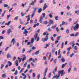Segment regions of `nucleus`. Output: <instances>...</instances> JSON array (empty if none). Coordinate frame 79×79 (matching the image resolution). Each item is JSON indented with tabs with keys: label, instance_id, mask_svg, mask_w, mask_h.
Here are the masks:
<instances>
[{
	"label": "nucleus",
	"instance_id": "1",
	"mask_svg": "<svg viewBox=\"0 0 79 79\" xmlns=\"http://www.w3.org/2000/svg\"><path fill=\"white\" fill-rule=\"evenodd\" d=\"M48 35H49V34L48 33L46 34L45 38H43L42 39V41L44 42L47 41V40H48L49 39V38H48Z\"/></svg>",
	"mask_w": 79,
	"mask_h": 79
},
{
	"label": "nucleus",
	"instance_id": "2",
	"mask_svg": "<svg viewBox=\"0 0 79 79\" xmlns=\"http://www.w3.org/2000/svg\"><path fill=\"white\" fill-rule=\"evenodd\" d=\"M79 24L78 23H77L76 25L75 26L73 27V29L74 30V31H76L79 29Z\"/></svg>",
	"mask_w": 79,
	"mask_h": 79
},
{
	"label": "nucleus",
	"instance_id": "3",
	"mask_svg": "<svg viewBox=\"0 0 79 79\" xmlns=\"http://www.w3.org/2000/svg\"><path fill=\"white\" fill-rule=\"evenodd\" d=\"M37 36H38V34L37 33H36L34 35V37L35 38V39H37L36 42H38L39 40H40V37H37Z\"/></svg>",
	"mask_w": 79,
	"mask_h": 79
},
{
	"label": "nucleus",
	"instance_id": "4",
	"mask_svg": "<svg viewBox=\"0 0 79 79\" xmlns=\"http://www.w3.org/2000/svg\"><path fill=\"white\" fill-rule=\"evenodd\" d=\"M58 73L59 74H61V76H63L64 75V70H60L58 71Z\"/></svg>",
	"mask_w": 79,
	"mask_h": 79
},
{
	"label": "nucleus",
	"instance_id": "5",
	"mask_svg": "<svg viewBox=\"0 0 79 79\" xmlns=\"http://www.w3.org/2000/svg\"><path fill=\"white\" fill-rule=\"evenodd\" d=\"M48 7V6L47 5V3H45L44 5V6L42 10L43 11H44V10H45Z\"/></svg>",
	"mask_w": 79,
	"mask_h": 79
},
{
	"label": "nucleus",
	"instance_id": "6",
	"mask_svg": "<svg viewBox=\"0 0 79 79\" xmlns=\"http://www.w3.org/2000/svg\"><path fill=\"white\" fill-rule=\"evenodd\" d=\"M24 31L23 32V34H25V36H27V33H28V32H27V30H26V29H25Z\"/></svg>",
	"mask_w": 79,
	"mask_h": 79
},
{
	"label": "nucleus",
	"instance_id": "7",
	"mask_svg": "<svg viewBox=\"0 0 79 79\" xmlns=\"http://www.w3.org/2000/svg\"><path fill=\"white\" fill-rule=\"evenodd\" d=\"M43 19H44L43 16L42 15H41V17L40 19V20H39L40 23H42V20H43Z\"/></svg>",
	"mask_w": 79,
	"mask_h": 79
},
{
	"label": "nucleus",
	"instance_id": "8",
	"mask_svg": "<svg viewBox=\"0 0 79 79\" xmlns=\"http://www.w3.org/2000/svg\"><path fill=\"white\" fill-rule=\"evenodd\" d=\"M35 10H36V8H35L33 10V13L31 15V18H33L34 16L35 13Z\"/></svg>",
	"mask_w": 79,
	"mask_h": 79
},
{
	"label": "nucleus",
	"instance_id": "9",
	"mask_svg": "<svg viewBox=\"0 0 79 79\" xmlns=\"http://www.w3.org/2000/svg\"><path fill=\"white\" fill-rule=\"evenodd\" d=\"M47 70H48V68H46L45 69V72L44 73V76H46L47 74Z\"/></svg>",
	"mask_w": 79,
	"mask_h": 79
},
{
	"label": "nucleus",
	"instance_id": "10",
	"mask_svg": "<svg viewBox=\"0 0 79 79\" xmlns=\"http://www.w3.org/2000/svg\"><path fill=\"white\" fill-rule=\"evenodd\" d=\"M67 64V63H66L62 64L61 67V68L62 69H63V68L64 67V66H66Z\"/></svg>",
	"mask_w": 79,
	"mask_h": 79
},
{
	"label": "nucleus",
	"instance_id": "11",
	"mask_svg": "<svg viewBox=\"0 0 79 79\" xmlns=\"http://www.w3.org/2000/svg\"><path fill=\"white\" fill-rule=\"evenodd\" d=\"M12 31L11 30V29L10 28H9L7 30V34H10V32H11Z\"/></svg>",
	"mask_w": 79,
	"mask_h": 79
},
{
	"label": "nucleus",
	"instance_id": "12",
	"mask_svg": "<svg viewBox=\"0 0 79 79\" xmlns=\"http://www.w3.org/2000/svg\"><path fill=\"white\" fill-rule=\"evenodd\" d=\"M13 43V44L14 45L15 43V38H13L12 40L11 44Z\"/></svg>",
	"mask_w": 79,
	"mask_h": 79
},
{
	"label": "nucleus",
	"instance_id": "13",
	"mask_svg": "<svg viewBox=\"0 0 79 79\" xmlns=\"http://www.w3.org/2000/svg\"><path fill=\"white\" fill-rule=\"evenodd\" d=\"M30 17L28 18V19L27 20V22L26 23H25V25H27V24H29V21L30 20Z\"/></svg>",
	"mask_w": 79,
	"mask_h": 79
},
{
	"label": "nucleus",
	"instance_id": "14",
	"mask_svg": "<svg viewBox=\"0 0 79 79\" xmlns=\"http://www.w3.org/2000/svg\"><path fill=\"white\" fill-rule=\"evenodd\" d=\"M11 20H10L7 23H6L5 25L8 26V25H9L10 24V23H11Z\"/></svg>",
	"mask_w": 79,
	"mask_h": 79
},
{
	"label": "nucleus",
	"instance_id": "15",
	"mask_svg": "<svg viewBox=\"0 0 79 79\" xmlns=\"http://www.w3.org/2000/svg\"><path fill=\"white\" fill-rule=\"evenodd\" d=\"M15 65L17 66H18V60H17L15 61Z\"/></svg>",
	"mask_w": 79,
	"mask_h": 79
},
{
	"label": "nucleus",
	"instance_id": "16",
	"mask_svg": "<svg viewBox=\"0 0 79 79\" xmlns=\"http://www.w3.org/2000/svg\"><path fill=\"white\" fill-rule=\"evenodd\" d=\"M2 77H4V78L5 77H6V73H4L2 75Z\"/></svg>",
	"mask_w": 79,
	"mask_h": 79
},
{
	"label": "nucleus",
	"instance_id": "17",
	"mask_svg": "<svg viewBox=\"0 0 79 79\" xmlns=\"http://www.w3.org/2000/svg\"><path fill=\"white\" fill-rule=\"evenodd\" d=\"M42 11V9L40 8L38 10V12L40 13Z\"/></svg>",
	"mask_w": 79,
	"mask_h": 79
},
{
	"label": "nucleus",
	"instance_id": "18",
	"mask_svg": "<svg viewBox=\"0 0 79 79\" xmlns=\"http://www.w3.org/2000/svg\"><path fill=\"white\" fill-rule=\"evenodd\" d=\"M7 58H11V56L10 54H7Z\"/></svg>",
	"mask_w": 79,
	"mask_h": 79
},
{
	"label": "nucleus",
	"instance_id": "19",
	"mask_svg": "<svg viewBox=\"0 0 79 79\" xmlns=\"http://www.w3.org/2000/svg\"><path fill=\"white\" fill-rule=\"evenodd\" d=\"M8 64H9V66H11V64H12L11 62L10 61L8 62Z\"/></svg>",
	"mask_w": 79,
	"mask_h": 79
},
{
	"label": "nucleus",
	"instance_id": "20",
	"mask_svg": "<svg viewBox=\"0 0 79 79\" xmlns=\"http://www.w3.org/2000/svg\"><path fill=\"white\" fill-rule=\"evenodd\" d=\"M40 51L39 50L36 51L35 53V55H37L39 53Z\"/></svg>",
	"mask_w": 79,
	"mask_h": 79
},
{
	"label": "nucleus",
	"instance_id": "21",
	"mask_svg": "<svg viewBox=\"0 0 79 79\" xmlns=\"http://www.w3.org/2000/svg\"><path fill=\"white\" fill-rule=\"evenodd\" d=\"M35 38H32L31 40V43H33L34 42Z\"/></svg>",
	"mask_w": 79,
	"mask_h": 79
},
{
	"label": "nucleus",
	"instance_id": "22",
	"mask_svg": "<svg viewBox=\"0 0 79 79\" xmlns=\"http://www.w3.org/2000/svg\"><path fill=\"white\" fill-rule=\"evenodd\" d=\"M50 24H53L54 23V22H53V20H51L50 21Z\"/></svg>",
	"mask_w": 79,
	"mask_h": 79
},
{
	"label": "nucleus",
	"instance_id": "23",
	"mask_svg": "<svg viewBox=\"0 0 79 79\" xmlns=\"http://www.w3.org/2000/svg\"><path fill=\"white\" fill-rule=\"evenodd\" d=\"M18 60H19V63H20L21 62V61H22V59H20V58H19V57H18Z\"/></svg>",
	"mask_w": 79,
	"mask_h": 79
},
{
	"label": "nucleus",
	"instance_id": "24",
	"mask_svg": "<svg viewBox=\"0 0 79 79\" xmlns=\"http://www.w3.org/2000/svg\"><path fill=\"white\" fill-rule=\"evenodd\" d=\"M56 25L53 26L51 27V28H52V29H55V28L56 27Z\"/></svg>",
	"mask_w": 79,
	"mask_h": 79
},
{
	"label": "nucleus",
	"instance_id": "25",
	"mask_svg": "<svg viewBox=\"0 0 79 79\" xmlns=\"http://www.w3.org/2000/svg\"><path fill=\"white\" fill-rule=\"evenodd\" d=\"M47 31H49V32H51L52 31V29L50 28V27L47 29Z\"/></svg>",
	"mask_w": 79,
	"mask_h": 79
},
{
	"label": "nucleus",
	"instance_id": "26",
	"mask_svg": "<svg viewBox=\"0 0 79 79\" xmlns=\"http://www.w3.org/2000/svg\"><path fill=\"white\" fill-rule=\"evenodd\" d=\"M61 37V36H58L57 38V40H60V38Z\"/></svg>",
	"mask_w": 79,
	"mask_h": 79
},
{
	"label": "nucleus",
	"instance_id": "27",
	"mask_svg": "<svg viewBox=\"0 0 79 79\" xmlns=\"http://www.w3.org/2000/svg\"><path fill=\"white\" fill-rule=\"evenodd\" d=\"M21 14L22 15V16L23 17V16H24L26 14V13H25L24 14H23V12H21Z\"/></svg>",
	"mask_w": 79,
	"mask_h": 79
},
{
	"label": "nucleus",
	"instance_id": "28",
	"mask_svg": "<svg viewBox=\"0 0 79 79\" xmlns=\"http://www.w3.org/2000/svg\"><path fill=\"white\" fill-rule=\"evenodd\" d=\"M47 47H49V44H47L46 45V46L44 47V48H46Z\"/></svg>",
	"mask_w": 79,
	"mask_h": 79
},
{
	"label": "nucleus",
	"instance_id": "29",
	"mask_svg": "<svg viewBox=\"0 0 79 79\" xmlns=\"http://www.w3.org/2000/svg\"><path fill=\"white\" fill-rule=\"evenodd\" d=\"M52 57V54L51 53H50V54L49 56V58L48 59V60H50V58Z\"/></svg>",
	"mask_w": 79,
	"mask_h": 79
},
{
	"label": "nucleus",
	"instance_id": "30",
	"mask_svg": "<svg viewBox=\"0 0 79 79\" xmlns=\"http://www.w3.org/2000/svg\"><path fill=\"white\" fill-rule=\"evenodd\" d=\"M18 18H19V16L16 17L14 19V20H18Z\"/></svg>",
	"mask_w": 79,
	"mask_h": 79
},
{
	"label": "nucleus",
	"instance_id": "31",
	"mask_svg": "<svg viewBox=\"0 0 79 79\" xmlns=\"http://www.w3.org/2000/svg\"><path fill=\"white\" fill-rule=\"evenodd\" d=\"M71 68L69 67L68 70V72L69 73L71 72Z\"/></svg>",
	"mask_w": 79,
	"mask_h": 79
},
{
	"label": "nucleus",
	"instance_id": "32",
	"mask_svg": "<svg viewBox=\"0 0 79 79\" xmlns=\"http://www.w3.org/2000/svg\"><path fill=\"white\" fill-rule=\"evenodd\" d=\"M43 23L44 24H48V22H47V21H45Z\"/></svg>",
	"mask_w": 79,
	"mask_h": 79
},
{
	"label": "nucleus",
	"instance_id": "33",
	"mask_svg": "<svg viewBox=\"0 0 79 79\" xmlns=\"http://www.w3.org/2000/svg\"><path fill=\"white\" fill-rule=\"evenodd\" d=\"M18 74V71L17 70H16L15 73H14L15 75H17Z\"/></svg>",
	"mask_w": 79,
	"mask_h": 79
},
{
	"label": "nucleus",
	"instance_id": "34",
	"mask_svg": "<svg viewBox=\"0 0 79 79\" xmlns=\"http://www.w3.org/2000/svg\"><path fill=\"white\" fill-rule=\"evenodd\" d=\"M56 60H57V59H56L54 60V63L55 64H56Z\"/></svg>",
	"mask_w": 79,
	"mask_h": 79
},
{
	"label": "nucleus",
	"instance_id": "35",
	"mask_svg": "<svg viewBox=\"0 0 79 79\" xmlns=\"http://www.w3.org/2000/svg\"><path fill=\"white\" fill-rule=\"evenodd\" d=\"M26 59V57L25 56L23 57V58L22 59V61H24V60H25Z\"/></svg>",
	"mask_w": 79,
	"mask_h": 79
},
{
	"label": "nucleus",
	"instance_id": "36",
	"mask_svg": "<svg viewBox=\"0 0 79 79\" xmlns=\"http://www.w3.org/2000/svg\"><path fill=\"white\" fill-rule=\"evenodd\" d=\"M4 66V64H2L1 65V68H0V69H2V68H3V67Z\"/></svg>",
	"mask_w": 79,
	"mask_h": 79
},
{
	"label": "nucleus",
	"instance_id": "37",
	"mask_svg": "<svg viewBox=\"0 0 79 79\" xmlns=\"http://www.w3.org/2000/svg\"><path fill=\"white\" fill-rule=\"evenodd\" d=\"M78 34H79V32H77L76 33L75 35V37H77V35H78Z\"/></svg>",
	"mask_w": 79,
	"mask_h": 79
},
{
	"label": "nucleus",
	"instance_id": "38",
	"mask_svg": "<svg viewBox=\"0 0 79 79\" xmlns=\"http://www.w3.org/2000/svg\"><path fill=\"white\" fill-rule=\"evenodd\" d=\"M23 70H24V68L21 69L20 71V73H22V72H23Z\"/></svg>",
	"mask_w": 79,
	"mask_h": 79
},
{
	"label": "nucleus",
	"instance_id": "39",
	"mask_svg": "<svg viewBox=\"0 0 79 79\" xmlns=\"http://www.w3.org/2000/svg\"><path fill=\"white\" fill-rule=\"evenodd\" d=\"M67 49V50L68 51V52H69L70 50H71V47H69V48H68Z\"/></svg>",
	"mask_w": 79,
	"mask_h": 79
},
{
	"label": "nucleus",
	"instance_id": "40",
	"mask_svg": "<svg viewBox=\"0 0 79 79\" xmlns=\"http://www.w3.org/2000/svg\"><path fill=\"white\" fill-rule=\"evenodd\" d=\"M49 17H50V18H53V15H52V14H49Z\"/></svg>",
	"mask_w": 79,
	"mask_h": 79
},
{
	"label": "nucleus",
	"instance_id": "41",
	"mask_svg": "<svg viewBox=\"0 0 79 79\" xmlns=\"http://www.w3.org/2000/svg\"><path fill=\"white\" fill-rule=\"evenodd\" d=\"M64 44V42L62 43L61 44V48H63V44Z\"/></svg>",
	"mask_w": 79,
	"mask_h": 79
},
{
	"label": "nucleus",
	"instance_id": "42",
	"mask_svg": "<svg viewBox=\"0 0 79 79\" xmlns=\"http://www.w3.org/2000/svg\"><path fill=\"white\" fill-rule=\"evenodd\" d=\"M16 59V57L15 56L13 58V61H15V60Z\"/></svg>",
	"mask_w": 79,
	"mask_h": 79
},
{
	"label": "nucleus",
	"instance_id": "43",
	"mask_svg": "<svg viewBox=\"0 0 79 79\" xmlns=\"http://www.w3.org/2000/svg\"><path fill=\"white\" fill-rule=\"evenodd\" d=\"M70 45L74 44V41H72L70 43Z\"/></svg>",
	"mask_w": 79,
	"mask_h": 79
},
{
	"label": "nucleus",
	"instance_id": "44",
	"mask_svg": "<svg viewBox=\"0 0 79 79\" xmlns=\"http://www.w3.org/2000/svg\"><path fill=\"white\" fill-rule=\"evenodd\" d=\"M27 63L26 62L25 64H24L23 67L24 68V67H26V65H27Z\"/></svg>",
	"mask_w": 79,
	"mask_h": 79
},
{
	"label": "nucleus",
	"instance_id": "45",
	"mask_svg": "<svg viewBox=\"0 0 79 79\" xmlns=\"http://www.w3.org/2000/svg\"><path fill=\"white\" fill-rule=\"evenodd\" d=\"M58 16H56L55 17V19H56V21L58 20Z\"/></svg>",
	"mask_w": 79,
	"mask_h": 79
},
{
	"label": "nucleus",
	"instance_id": "46",
	"mask_svg": "<svg viewBox=\"0 0 79 79\" xmlns=\"http://www.w3.org/2000/svg\"><path fill=\"white\" fill-rule=\"evenodd\" d=\"M33 77H35V73H33Z\"/></svg>",
	"mask_w": 79,
	"mask_h": 79
},
{
	"label": "nucleus",
	"instance_id": "47",
	"mask_svg": "<svg viewBox=\"0 0 79 79\" xmlns=\"http://www.w3.org/2000/svg\"><path fill=\"white\" fill-rule=\"evenodd\" d=\"M44 1L43 0H41L39 2L40 3H42L44 2Z\"/></svg>",
	"mask_w": 79,
	"mask_h": 79
},
{
	"label": "nucleus",
	"instance_id": "48",
	"mask_svg": "<svg viewBox=\"0 0 79 79\" xmlns=\"http://www.w3.org/2000/svg\"><path fill=\"white\" fill-rule=\"evenodd\" d=\"M61 60L62 61V62H64V61H66V60L65 59H64V58L62 59Z\"/></svg>",
	"mask_w": 79,
	"mask_h": 79
},
{
	"label": "nucleus",
	"instance_id": "49",
	"mask_svg": "<svg viewBox=\"0 0 79 79\" xmlns=\"http://www.w3.org/2000/svg\"><path fill=\"white\" fill-rule=\"evenodd\" d=\"M20 23L21 24H23V21L21 20L20 19Z\"/></svg>",
	"mask_w": 79,
	"mask_h": 79
},
{
	"label": "nucleus",
	"instance_id": "50",
	"mask_svg": "<svg viewBox=\"0 0 79 79\" xmlns=\"http://www.w3.org/2000/svg\"><path fill=\"white\" fill-rule=\"evenodd\" d=\"M4 7H8V5L7 4H5L4 6Z\"/></svg>",
	"mask_w": 79,
	"mask_h": 79
},
{
	"label": "nucleus",
	"instance_id": "51",
	"mask_svg": "<svg viewBox=\"0 0 79 79\" xmlns=\"http://www.w3.org/2000/svg\"><path fill=\"white\" fill-rule=\"evenodd\" d=\"M74 53H73L72 54H71L70 57H71V58H72V57H73V56H74Z\"/></svg>",
	"mask_w": 79,
	"mask_h": 79
},
{
	"label": "nucleus",
	"instance_id": "52",
	"mask_svg": "<svg viewBox=\"0 0 79 79\" xmlns=\"http://www.w3.org/2000/svg\"><path fill=\"white\" fill-rule=\"evenodd\" d=\"M46 59H47V57L45 56H44L43 57L44 60H46Z\"/></svg>",
	"mask_w": 79,
	"mask_h": 79
},
{
	"label": "nucleus",
	"instance_id": "53",
	"mask_svg": "<svg viewBox=\"0 0 79 79\" xmlns=\"http://www.w3.org/2000/svg\"><path fill=\"white\" fill-rule=\"evenodd\" d=\"M73 48L75 49V50H76V49H77V46H75Z\"/></svg>",
	"mask_w": 79,
	"mask_h": 79
},
{
	"label": "nucleus",
	"instance_id": "54",
	"mask_svg": "<svg viewBox=\"0 0 79 79\" xmlns=\"http://www.w3.org/2000/svg\"><path fill=\"white\" fill-rule=\"evenodd\" d=\"M62 25H64V24H65V22L64 21H63L62 22Z\"/></svg>",
	"mask_w": 79,
	"mask_h": 79
},
{
	"label": "nucleus",
	"instance_id": "55",
	"mask_svg": "<svg viewBox=\"0 0 79 79\" xmlns=\"http://www.w3.org/2000/svg\"><path fill=\"white\" fill-rule=\"evenodd\" d=\"M61 56H62V55H60L59 56H58V59H60V58L61 57Z\"/></svg>",
	"mask_w": 79,
	"mask_h": 79
},
{
	"label": "nucleus",
	"instance_id": "56",
	"mask_svg": "<svg viewBox=\"0 0 79 79\" xmlns=\"http://www.w3.org/2000/svg\"><path fill=\"white\" fill-rule=\"evenodd\" d=\"M70 35L71 37H74V34L73 33L70 34Z\"/></svg>",
	"mask_w": 79,
	"mask_h": 79
},
{
	"label": "nucleus",
	"instance_id": "57",
	"mask_svg": "<svg viewBox=\"0 0 79 79\" xmlns=\"http://www.w3.org/2000/svg\"><path fill=\"white\" fill-rule=\"evenodd\" d=\"M69 32V30L68 29H67L66 31V33H67V34H68Z\"/></svg>",
	"mask_w": 79,
	"mask_h": 79
},
{
	"label": "nucleus",
	"instance_id": "58",
	"mask_svg": "<svg viewBox=\"0 0 79 79\" xmlns=\"http://www.w3.org/2000/svg\"><path fill=\"white\" fill-rule=\"evenodd\" d=\"M69 51H68L67 53V56H69V55H70V54L69 53Z\"/></svg>",
	"mask_w": 79,
	"mask_h": 79
},
{
	"label": "nucleus",
	"instance_id": "59",
	"mask_svg": "<svg viewBox=\"0 0 79 79\" xmlns=\"http://www.w3.org/2000/svg\"><path fill=\"white\" fill-rule=\"evenodd\" d=\"M55 48H53L52 51V52L53 53H54V52H55Z\"/></svg>",
	"mask_w": 79,
	"mask_h": 79
},
{
	"label": "nucleus",
	"instance_id": "60",
	"mask_svg": "<svg viewBox=\"0 0 79 79\" xmlns=\"http://www.w3.org/2000/svg\"><path fill=\"white\" fill-rule=\"evenodd\" d=\"M42 15L43 16L44 18H45V16H46L45 14L43 13L42 14Z\"/></svg>",
	"mask_w": 79,
	"mask_h": 79
},
{
	"label": "nucleus",
	"instance_id": "61",
	"mask_svg": "<svg viewBox=\"0 0 79 79\" xmlns=\"http://www.w3.org/2000/svg\"><path fill=\"white\" fill-rule=\"evenodd\" d=\"M58 53H59V54H58L59 55H60V53H61V51H60V49L58 51Z\"/></svg>",
	"mask_w": 79,
	"mask_h": 79
},
{
	"label": "nucleus",
	"instance_id": "62",
	"mask_svg": "<svg viewBox=\"0 0 79 79\" xmlns=\"http://www.w3.org/2000/svg\"><path fill=\"white\" fill-rule=\"evenodd\" d=\"M24 52H25V49H24V48H23L22 50V53H24Z\"/></svg>",
	"mask_w": 79,
	"mask_h": 79
},
{
	"label": "nucleus",
	"instance_id": "63",
	"mask_svg": "<svg viewBox=\"0 0 79 79\" xmlns=\"http://www.w3.org/2000/svg\"><path fill=\"white\" fill-rule=\"evenodd\" d=\"M5 30L2 31V34H5Z\"/></svg>",
	"mask_w": 79,
	"mask_h": 79
},
{
	"label": "nucleus",
	"instance_id": "64",
	"mask_svg": "<svg viewBox=\"0 0 79 79\" xmlns=\"http://www.w3.org/2000/svg\"><path fill=\"white\" fill-rule=\"evenodd\" d=\"M31 43H31L30 42H29L28 43H27V45H29V44H31Z\"/></svg>",
	"mask_w": 79,
	"mask_h": 79
}]
</instances>
